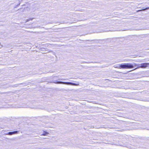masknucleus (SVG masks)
Listing matches in <instances>:
<instances>
[{
  "label": "nucleus",
  "instance_id": "nucleus-1",
  "mask_svg": "<svg viewBox=\"0 0 149 149\" xmlns=\"http://www.w3.org/2000/svg\"><path fill=\"white\" fill-rule=\"evenodd\" d=\"M134 67H136L135 69L139 68H145L147 67H149V63H142L140 64V65H139L138 64L134 63Z\"/></svg>",
  "mask_w": 149,
  "mask_h": 149
},
{
  "label": "nucleus",
  "instance_id": "nucleus-2",
  "mask_svg": "<svg viewBox=\"0 0 149 149\" xmlns=\"http://www.w3.org/2000/svg\"><path fill=\"white\" fill-rule=\"evenodd\" d=\"M134 68V65L130 63L120 64L121 69H130Z\"/></svg>",
  "mask_w": 149,
  "mask_h": 149
},
{
  "label": "nucleus",
  "instance_id": "nucleus-3",
  "mask_svg": "<svg viewBox=\"0 0 149 149\" xmlns=\"http://www.w3.org/2000/svg\"><path fill=\"white\" fill-rule=\"evenodd\" d=\"M56 84H66L68 85H71L74 86H78L79 85V82H77V83H75L71 82H63V81H57L54 82Z\"/></svg>",
  "mask_w": 149,
  "mask_h": 149
},
{
  "label": "nucleus",
  "instance_id": "nucleus-4",
  "mask_svg": "<svg viewBox=\"0 0 149 149\" xmlns=\"http://www.w3.org/2000/svg\"><path fill=\"white\" fill-rule=\"evenodd\" d=\"M18 132H19V131H15L13 132H9L7 134H8V135H11L12 134H17Z\"/></svg>",
  "mask_w": 149,
  "mask_h": 149
},
{
  "label": "nucleus",
  "instance_id": "nucleus-5",
  "mask_svg": "<svg viewBox=\"0 0 149 149\" xmlns=\"http://www.w3.org/2000/svg\"><path fill=\"white\" fill-rule=\"evenodd\" d=\"M49 133L45 131H44L43 134L41 135V136H46Z\"/></svg>",
  "mask_w": 149,
  "mask_h": 149
},
{
  "label": "nucleus",
  "instance_id": "nucleus-6",
  "mask_svg": "<svg viewBox=\"0 0 149 149\" xmlns=\"http://www.w3.org/2000/svg\"><path fill=\"white\" fill-rule=\"evenodd\" d=\"M115 67L117 68L121 69L120 64H118V65H116V66H115Z\"/></svg>",
  "mask_w": 149,
  "mask_h": 149
},
{
  "label": "nucleus",
  "instance_id": "nucleus-7",
  "mask_svg": "<svg viewBox=\"0 0 149 149\" xmlns=\"http://www.w3.org/2000/svg\"><path fill=\"white\" fill-rule=\"evenodd\" d=\"M149 9V8H147L144 9H143V10H137V12H139V11H141V10H146V9Z\"/></svg>",
  "mask_w": 149,
  "mask_h": 149
}]
</instances>
